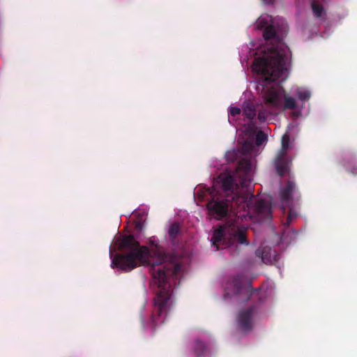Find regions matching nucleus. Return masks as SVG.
<instances>
[{
    "label": "nucleus",
    "instance_id": "412c9836",
    "mask_svg": "<svg viewBox=\"0 0 357 357\" xmlns=\"http://www.w3.org/2000/svg\"><path fill=\"white\" fill-rule=\"evenodd\" d=\"M241 109L238 107H231L229 113V121H230V116L235 118L241 114Z\"/></svg>",
    "mask_w": 357,
    "mask_h": 357
},
{
    "label": "nucleus",
    "instance_id": "1a4fd4ad",
    "mask_svg": "<svg viewBox=\"0 0 357 357\" xmlns=\"http://www.w3.org/2000/svg\"><path fill=\"white\" fill-rule=\"evenodd\" d=\"M232 284L234 287L236 294L244 293L245 294H246V301H259V303L261 301V296H260V292L258 290L254 289L250 287H244L239 276H236L232 280Z\"/></svg>",
    "mask_w": 357,
    "mask_h": 357
},
{
    "label": "nucleus",
    "instance_id": "dca6fc26",
    "mask_svg": "<svg viewBox=\"0 0 357 357\" xmlns=\"http://www.w3.org/2000/svg\"><path fill=\"white\" fill-rule=\"evenodd\" d=\"M248 131L252 135H255V144L257 146H261L267 140V135L263 131H255L253 133L252 131L248 130Z\"/></svg>",
    "mask_w": 357,
    "mask_h": 357
},
{
    "label": "nucleus",
    "instance_id": "423d86ee",
    "mask_svg": "<svg viewBox=\"0 0 357 357\" xmlns=\"http://www.w3.org/2000/svg\"><path fill=\"white\" fill-rule=\"evenodd\" d=\"M252 163L250 159L243 158L241 159L237 167V174L239 177V184L234 183V188L239 192H243L245 193L250 194V199L254 198V195L251 192L250 190L248 189L250 184L252 181Z\"/></svg>",
    "mask_w": 357,
    "mask_h": 357
},
{
    "label": "nucleus",
    "instance_id": "4468645a",
    "mask_svg": "<svg viewBox=\"0 0 357 357\" xmlns=\"http://www.w3.org/2000/svg\"><path fill=\"white\" fill-rule=\"evenodd\" d=\"M208 348L204 342L199 340L195 342L193 346V351L197 357H202L205 356L208 353Z\"/></svg>",
    "mask_w": 357,
    "mask_h": 357
},
{
    "label": "nucleus",
    "instance_id": "9b49d317",
    "mask_svg": "<svg viewBox=\"0 0 357 357\" xmlns=\"http://www.w3.org/2000/svg\"><path fill=\"white\" fill-rule=\"evenodd\" d=\"M255 211L264 220H270L272 218L271 204L264 199H258L256 202Z\"/></svg>",
    "mask_w": 357,
    "mask_h": 357
},
{
    "label": "nucleus",
    "instance_id": "f3484780",
    "mask_svg": "<svg viewBox=\"0 0 357 357\" xmlns=\"http://www.w3.org/2000/svg\"><path fill=\"white\" fill-rule=\"evenodd\" d=\"M296 107V102L294 98L285 97L284 102V108L286 109H293Z\"/></svg>",
    "mask_w": 357,
    "mask_h": 357
},
{
    "label": "nucleus",
    "instance_id": "b1692460",
    "mask_svg": "<svg viewBox=\"0 0 357 357\" xmlns=\"http://www.w3.org/2000/svg\"><path fill=\"white\" fill-rule=\"evenodd\" d=\"M348 171L352 174H357V167H354Z\"/></svg>",
    "mask_w": 357,
    "mask_h": 357
},
{
    "label": "nucleus",
    "instance_id": "a211bd4d",
    "mask_svg": "<svg viewBox=\"0 0 357 357\" xmlns=\"http://www.w3.org/2000/svg\"><path fill=\"white\" fill-rule=\"evenodd\" d=\"M312 8L315 16L320 17L323 13V6L321 4L317 3L315 1L312 3Z\"/></svg>",
    "mask_w": 357,
    "mask_h": 357
},
{
    "label": "nucleus",
    "instance_id": "ddd939ff",
    "mask_svg": "<svg viewBox=\"0 0 357 357\" xmlns=\"http://www.w3.org/2000/svg\"><path fill=\"white\" fill-rule=\"evenodd\" d=\"M256 256L261 258V261L266 264H271L273 261L272 250L268 246L258 248L255 252Z\"/></svg>",
    "mask_w": 357,
    "mask_h": 357
},
{
    "label": "nucleus",
    "instance_id": "4be33fe9",
    "mask_svg": "<svg viewBox=\"0 0 357 357\" xmlns=\"http://www.w3.org/2000/svg\"><path fill=\"white\" fill-rule=\"evenodd\" d=\"M291 206L289 208V211L288 213V215H287V222L285 223L286 225H289L291 222L292 221V220L294 218H295L297 215L295 211H294L291 208Z\"/></svg>",
    "mask_w": 357,
    "mask_h": 357
},
{
    "label": "nucleus",
    "instance_id": "20e7f679",
    "mask_svg": "<svg viewBox=\"0 0 357 357\" xmlns=\"http://www.w3.org/2000/svg\"><path fill=\"white\" fill-rule=\"evenodd\" d=\"M247 228L241 226L236 220H231L214 231L213 245L220 249H231L234 243L248 245L249 241L246 236Z\"/></svg>",
    "mask_w": 357,
    "mask_h": 357
},
{
    "label": "nucleus",
    "instance_id": "7ed1b4c3",
    "mask_svg": "<svg viewBox=\"0 0 357 357\" xmlns=\"http://www.w3.org/2000/svg\"><path fill=\"white\" fill-rule=\"evenodd\" d=\"M220 190L208 188L210 199L206 204L208 214L216 220L227 218L229 212H246L252 203L250 194L239 192L234 188V178L229 174H221L218 177Z\"/></svg>",
    "mask_w": 357,
    "mask_h": 357
},
{
    "label": "nucleus",
    "instance_id": "f8f14e48",
    "mask_svg": "<svg viewBox=\"0 0 357 357\" xmlns=\"http://www.w3.org/2000/svg\"><path fill=\"white\" fill-rule=\"evenodd\" d=\"M259 29H264L263 36L265 40H271L276 36V31L273 24H268L264 19L259 20L257 24Z\"/></svg>",
    "mask_w": 357,
    "mask_h": 357
},
{
    "label": "nucleus",
    "instance_id": "f257e3e1",
    "mask_svg": "<svg viewBox=\"0 0 357 357\" xmlns=\"http://www.w3.org/2000/svg\"><path fill=\"white\" fill-rule=\"evenodd\" d=\"M115 244L122 254H116L112 260L111 266L128 272L138 266H150V271L158 291L153 299V310L149 324L155 328L164 323L172 305V281L176 283L181 274L182 266L174 255L165 252L164 248L152 237L151 246H140L132 235L118 238Z\"/></svg>",
    "mask_w": 357,
    "mask_h": 357
},
{
    "label": "nucleus",
    "instance_id": "6ab92c4d",
    "mask_svg": "<svg viewBox=\"0 0 357 357\" xmlns=\"http://www.w3.org/2000/svg\"><path fill=\"white\" fill-rule=\"evenodd\" d=\"M254 148V145L252 142L251 141H245L242 146L243 151L244 153H250Z\"/></svg>",
    "mask_w": 357,
    "mask_h": 357
},
{
    "label": "nucleus",
    "instance_id": "5701e85b",
    "mask_svg": "<svg viewBox=\"0 0 357 357\" xmlns=\"http://www.w3.org/2000/svg\"><path fill=\"white\" fill-rule=\"evenodd\" d=\"M268 116V112L264 110H260L258 112L257 119L260 123H264L266 120Z\"/></svg>",
    "mask_w": 357,
    "mask_h": 357
},
{
    "label": "nucleus",
    "instance_id": "aec40b11",
    "mask_svg": "<svg viewBox=\"0 0 357 357\" xmlns=\"http://www.w3.org/2000/svg\"><path fill=\"white\" fill-rule=\"evenodd\" d=\"M297 96L301 100H307L310 98V93L308 91H299Z\"/></svg>",
    "mask_w": 357,
    "mask_h": 357
},
{
    "label": "nucleus",
    "instance_id": "39448f33",
    "mask_svg": "<svg viewBox=\"0 0 357 357\" xmlns=\"http://www.w3.org/2000/svg\"><path fill=\"white\" fill-rule=\"evenodd\" d=\"M289 148V137L285 134L282 137L281 148L277 152L274 159L275 168L280 176H283L289 172L291 158L287 154Z\"/></svg>",
    "mask_w": 357,
    "mask_h": 357
},
{
    "label": "nucleus",
    "instance_id": "393cba45",
    "mask_svg": "<svg viewBox=\"0 0 357 357\" xmlns=\"http://www.w3.org/2000/svg\"><path fill=\"white\" fill-rule=\"evenodd\" d=\"M208 188H206V190H207ZM204 197H206L208 201L210 199V195L207 193L206 190H205V192H204V197H202V199H204Z\"/></svg>",
    "mask_w": 357,
    "mask_h": 357
},
{
    "label": "nucleus",
    "instance_id": "f03ea898",
    "mask_svg": "<svg viewBox=\"0 0 357 357\" xmlns=\"http://www.w3.org/2000/svg\"><path fill=\"white\" fill-rule=\"evenodd\" d=\"M289 50L282 46L270 48L269 52L262 57L256 59L252 68L259 76L257 89L261 90L262 98L269 106L278 107L281 105V86L273 84L287 77Z\"/></svg>",
    "mask_w": 357,
    "mask_h": 357
},
{
    "label": "nucleus",
    "instance_id": "0eeeda50",
    "mask_svg": "<svg viewBox=\"0 0 357 357\" xmlns=\"http://www.w3.org/2000/svg\"><path fill=\"white\" fill-rule=\"evenodd\" d=\"M252 304L245 308L239 310L236 317V324L243 333H248L250 332L254 327V314L257 307L262 303L259 301H250Z\"/></svg>",
    "mask_w": 357,
    "mask_h": 357
},
{
    "label": "nucleus",
    "instance_id": "9d476101",
    "mask_svg": "<svg viewBox=\"0 0 357 357\" xmlns=\"http://www.w3.org/2000/svg\"><path fill=\"white\" fill-rule=\"evenodd\" d=\"M243 115L250 120V122L248 123L247 130L255 133L256 129H257L255 123L253 121L257 113L255 105L250 101L245 102L243 105Z\"/></svg>",
    "mask_w": 357,
    "mask_h": 357
},
{
    "label": "nucleus",
    "instance_id": "6e6552de",
    "mask_svg": "<svg viewBox=\"0 0 357 357\" xmlns=\"http://www.w3.org/2000/svg\"><path fill=\"white\" fill-rule=\"evenodd\" d=\"M280 198L284 207H290L294 201H298L301 198V193L295 181L289 179L280 190Z\"/></svg>",
    "mask_w": 357,
    "mask_h": 357
},
{
    "label": "nucleus",
    "instance_id": "2eb2a0df",
    "mask_svg": "<svg viewBox=\"0 0 357 357\" xmlns=\"http://www.w3.org/2000/svg\"><path fill=\"white\" fill-rule=\"evenodd\" d=\"M181 233L180 225L178 222H174L168 229V235L172 241H174L177 236Z\"/></svg>",
    "mask_w": 357,
    "mask_h": 357
}]
</instances>
